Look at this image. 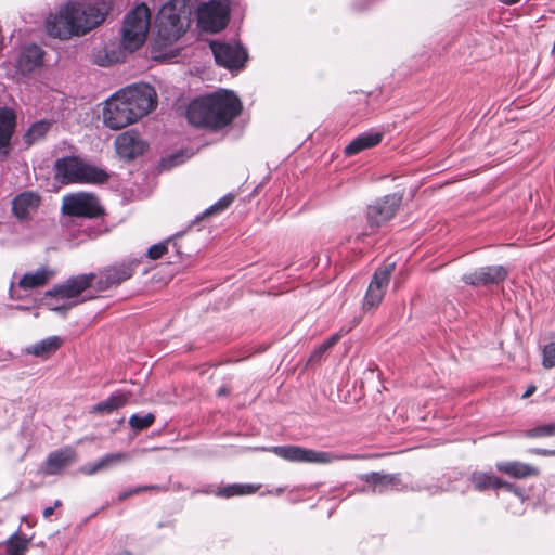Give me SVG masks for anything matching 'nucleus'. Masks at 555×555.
<instances>
[{
	"mask_svg": "<svg viewBox=\"0 0 555 555\" xmlns=\"http://www.w3.org/2000/svg\"><path fill=\"white\" fill-rule=\"evenodd\" d=\"M542 365L544 369L555 366V341L544 346Z\"/></svg>",
	"mask_w": 555,
	"mask_h": 555,
	"instance_id": "obj_38",
	"label": "nucleus"
},
{
	"mask_svg": "<svg viewBox=\"0 0 555 555\" xmlns=\"http://www.w3.org/2000/svg\"><path fill=\"white\" fill-rule=\"evenodd\" d=\"M16 116L13 109L0 107V156L5 158L11 149V138L15 131Z\"/></svg>",
	"mask_w": 555,
	"mask_h": 555,
	"instance_id": "obj_21",
	"label": "nucleus"
},
{
	"mask_svg": "<svg viewBox=\"0 0 555 555\" xmlns=\"http://www.w3.org/2000/svg\"><path fill=\"white\" fill-rule=\"evenodd\" d=\"M54 177L62 184H103L109 173L79 156L57 158L53 165Z\"/></svg>",
	"mask_w": 555,
	"mask_h": 555,
	"instance_id": "obj_4",
	"label": "nucleus"
},
{
	"mask_svg": "<svg viewBox=\"0 0 555 555\" xmlns=\"http://www.w3.org/2000/svg\"><path fill=\"white\" fill-rule=\"evenodd\" d=\"M340 338H341V335L339 333H335L322 344L324 346H326V348L330 350L333 346H335L339 341Z\"/></svg>",
	"mask_w": 555,
	"mask_h": 555,
	"instance_id": "obj_41",
	"label": "nucleus"
},
{
	"mask_svg": "<svg viewBox=\"0 0 555 555\" xmlns=\"http://www.w3.org/2000/svg\"><path fill=\"white\" fill-rule=\"evenodd\" d=\"M139 488H144V490H143V491H149V490H160V489H162V487H159V486H153V485H151V486H140Z\"/></svg>",
	"mask_w": 555,
	"mask_h": 555,
	"instance_id": "obj_46",
	"label": "nucleus"
},
{
	"mask_svg": "<svg viewBox=\"0 0 555 555\" xmlns=\"http://www.w3.org/2000/svg\"><path fill=\"white\" fill-rule=\"evenodd\" d=\"M150 43V56L153 60L172 59L179 54L181 49L178 40L181 37H152Z\"/></svg>",
	"mask_w": 555,
	"mask_h": 555,
	"instance_id": "obj_22",
	"label": "nucleus"
},
{
	"mask_svg": "<svg viewBox=\"0 0 555 555\" xmlns=\"http://www.w3.org/2000/svg\"><path fill=\"white\" fill-rule=\"evenodd\" d=\"M144 488H132V489H129V490H124L119 493L118 495V500L119 501H124L126 499H128L129 496L133 495V494H138V493H141L143 492Z\"/></svg>",
	"mask_w": 555,
	"mask_h": 555,
	"instance_id": "obj_40",
	"label": "nucleus"
},
{
	"mask_svg": "<svg viewBox=\"0 0 555 555\" xmlns=\"http://www.w3.org/2000/svg\"><path fill=\"white\" fill-rule=\"evenodd\" d=\"M530 453L542 455V456H554L555 450H547V449H530Z\"/></svg>",
	"mask_w": 555,
	"mask_h": 555,
	"instance_id": "obj_42",
	"label": "nucleus"
},
{
	"mask_svg": "<svg viewBox=\"0 0 555 555\" xmlns=\"http://www.w3.org/2000/svg\"><path fill=\"white\" fill-rule=\"evenodd\" d=\"M233 0H209L202 2L196 10L197 26L211 34L222 31L230 21Z\"/></svg>",
	"mask_w": 555,
	"mask_h": 555,
	"instance_id": "obj_8",
	"label": "nucleus"
},
{
	"mask_svg": "<svg viewBox=\"0 0 555 555\" xmlns=\"http://www.w3.org/2000/svg\"><path fill=\"white\" fill-rule=\"evenodd\" d=\"M228 392H229V389H228L225 386H222V387L217 391V395H218L219 397H221V396H225V395H228Z\"/></svg>",
	"mask_w": 555,
	"mask_h": 555,
	"instance_id": "obj_47",
	"label": "nucleus"
},
{
	"mask_svg": "<svg viewBox=\"0 0 555 555\" xmlns=\"http://www.w3.org/2000/svg\"><path fill=\"white\" fill-rule=\"evenodd\" d=\"M46 52L35 43L24 44L20 48L14 62L15 76L18 80L29 78L43 66Z\"/></svg>",
	"mask_w": 555,
	"mask_h": 555,
	"instance_id": "obj_11",
	"label": "nucleus"
},
{
	"mask_svg": "<svg viewBox=\"0 0 555 555\" xmlns=\"http://www.w3.org/2000/svg\"><path fill=\"white\" fill-rule=\"evenodd\" d=\"M53 512H54V507H51V506L46 507L42 513L43 517L47 519L50 518L53 515Z\"/></svg>",
	"mask_w": 555,
	"mask_h": 555,
	"instance_id": "obj_45",
	"label": "nucleus"
},
{
	"mask_svg": "<svg viewBox=\"0 0 555 555\" xmlns=\"http://www.w3.org/2000/svg\"><path fill=\"white\" fill-rule=\"evenodd\" d=\"M94 273L79 274L67 279L64 283L55 285L46 293V298L52 299H72L79 296L89 288L95 280Z\"/></svg>",
	"mask_w": 555,
	"mask_h": 555,
	"instance_id": "obj_14",
	"label": "nucleus"
},
{
	"mask_svg": "<svg viewBox=\"0 0 555 555\" xmlns=\"http://www.w3.org/2000/svg\"><path fill=\"white\" fill-rule=\"evenodd\" d=\"M524 435L528 438L555 436V422L543 424L531 429H527L524 431Z\"/></svg>",
	"mask_w": 555,
	"mask_h": 555,
	"instance_id": "obj_35",
	"label": "nucleus"
},
{
	"mask_svg": "<svg viewBox=\"0 0 555 555\" xmlns=\"http://www.w3.org/2000/svg\"><path fill=\"white\" fill-rule=\"evenodd\" d=\"M51 124L46 120L35 122L26 132L25 139L28 144L41 139L49 131Z\"/></svg>",
	"mask_w": 555,
	"mask_h": 555,
	"instance_id": "obj_33",
	"label": "nucleus"
},
{
	"mask_svg": "<svg viewBox=\"0 0 555 555\" xmlns=\"http://www.w3.org/2000/svg\"><path fill=\"white\" fill-rule=\"evenodd\" d=\"M383 133L378 131H369L359 134L344 150L347 156H353L366 149H371L380 143Z\"/></svg>",
	"mask_w": 555,
	"mask_h": 555,
	"instance_id": "obj_25",
	"label": "nucleus"
},
{
	"mask_svg": "<svg viewBox=\"0 0 555 555\" xmlns=\"http://www.w3.org/2000/svg\"><path fill=\"white\" fill-rule=\"evenodd\" d=\"M47 305L50 307L51 310L53 311H67L73 305H53L52 302L50 301H47Z\"/></svg>",
	"mask_w": 555,
	"mask_h": 555,
	"instance_id": "obj_43",
	"label": "nucleus"
},
{
	"mask_svg": "<svg viewBox=\"0 0 555 555\" xmlns=\"http://www.w3.org/2000/svg\"><path fill=\"white\" fill-rule=\"evenodd\" d=\"M393 270L395 263H388L375 271L363 300L364 310L373 309L382 302Z\"/></svg>",
	"mask_w": 555,
	"mask_h": 555,
	"instance_id": "obj_13",
	"label": "nucleus"
},
{
	"mask_svg": "<svg viewBox=\"0 0 555 555\" xmlns=\"http://www.w3.org/2000/svg\"><path fill=\"white\" fill-rule=\"evenodd\" d=\"M129 460V455L124 452L118 453H108L103 457L99 459L94 463H89L83 465L79 470L85 475H94L100 470L107 469L114 465H117L121 462Z\"/></svg>",
	"mask_w": 555,
	"mask_h": 555,
	"instance_id": "obj_27",
	"label": "nucleus"
},
{
	"mask_svg": "<svg viewBox=\"0 0 555 555\" xmlns=\"http://www.w3.org/2000/svg\"><path fill=\"white\" fill-rule=\"evenodd\" d=\"M216 63L230 70L242 69L248 59L246 49L237 40L217 39L209 42Z\"/></svg>",
	"mask_w": 555,
	"mask_h": 555,
	"instance_id": "obj_9",
	"label": "nucleus"
},
{
	"mask_svg": "<svg viewBox=\"0 0 555 555\" xmlns=\"http://www.w3.org/2000/svg\"><path fill=\"white\" fill-rule=\"evenodd\" d=\"M106 16L105 5L70 0L47 16V35H86L100 26Z\"/></svg>",
	"mask_w": 555,
	"mask_h": 555,
	"instance_id": "obj_3",
	"label": "nucleus"
},
{
	"mask_svg": "<svg viewBox=\"0 0 555 555\" xmlns=\"http://www.w3.org/2000/svg\"><path fill=\"white\" fill-rule=\"evenodd\" d=\"M62 211L67 216L94 218L102 214V208L93 194L79 192L64 196Z\"/></svg>",
	"mask_w": 555,
	"mask_h": 555,
	"instance_id": "obj_10",
	"label": "nucleus"
},
{
	"mask_svg": "<svg viewBox=\"0 0 555 555\" xmlns=\"http://www.w3.org/2000/svg\"><path fill=\"white\" fill-rule=\"evenodd\" d=\"M254 485L233 483L220 489L216 494L218 496L231 498L235 495L250 494L258 490Z\"/></svg>",
	"mask_w": 555,
	"mask_h": 555,
	"instance_id": "obj_32",
	"label": "nucleus"
},
{
	"mask_svg": "<svg viewBox=\"0 0 555 555\" xmlns=\"http://www.w3.org/2000/svg\"><path fill=\"white\" fill-rule=\"evenodd\" d=\"M114 144L119 157L128 160L142 155L147 147L145 141L133 130L117 135Z\"/></svg>",
	"mask_w": 555,
	"mask_h": 555,
	"instance_id": "obj_17",
	"label": "nucleus"
},
{
	"mask_svg": "<svg viewBox=\"0 0 555 555\" xmlns=\"http://www.w3.org/2000/svg\"><path fill=\"white\" fill-rule=\"evenodd\" d=\"M170 243H172V238H168V240H166L164 242H160V243L152 245L147 249L146 256L150 259H153V260L159 259L160 257H163L167 253L168 245Z\"/></svg>",
	"mask_w": 555,
	"mask_h": 555,
	"instance_id": "obj_37",
	"label": "nucleus"
},
{
	"mask_svg": "<svg viewBox=\"0 0 555 555\" xmlns=\"http://www.w3.org/2000/svg\"><path fill=\"white\" fill-rule=\"evenodd\" d=\"M62 345L63 339L60 336H50L27 347L26 352L41 359H48L55 353Z\"/></svg>",
	"mask_w": 555,
	"mask_h": 555,
	"instance_id": "obj_28",
	"label": "nucleus"
},
{
	"mask_svg": "<svg viewBox=\"0 0 555 555\" xmlns=\"http://www.w3.org/2000/svg\"><path fill=\"white\" fill-rule=\"evenodd\" d=\"M40 202V196L37 193L22 192L12 199V214L20 221H27L37 211Z\"/></svg>",
	"mask_w": 555,
	"mask_h": 555,
	"instance_id": "obj_20",
	"label": "nucleus"
},
{
	"mask_svg": "<svg viewBox=\"0 0 555 555\" xmlns=\"http://www.w3.org/2000/svg\"><path fill=\"white\" fill-rule=\"evenodd\" d=\"M151 12L141 3L125 15L121 35H149Z\"/></svg>",
	"mask_w": 555,
	"mask_h": 555,
	"instance_id": "obj_16",
	"label": "nucleus"
},
{
	"mask_svg": "<svg viewBox=\"0 0 555 555\" xmlns=\"http://www.w3.org/2000/svg\"><path fill=\"white\" fill-rule=\"evenodd\" d=\"M496 469L517 479H522L531 476L535 477L539 476L540 474L539 468L517 461L496 463Z\"/></svg>",
	"mask_w": 555,
	"mask_h": 555,
	"instance_id": "obj_26",
	"label": "nucleus"
},
{
	"mask_svg": "<svg viewBox=\"0 0 555 555\" xmlns=\"http://www.w3.org/2000/svg\"><path fill=\"white\" fill-rule=\"evenodd\" d=\"M242 103L230 90L219 89L193 100L186 111L190 124L219 130L229 126L241 114Z\"/></svg>",
	"mask_w": 555,
	"mask_h": 555,
	"instance_id": "obj_2",
	"label": "nucleus"
},
{
	"mask_svg": "<svg viewBox=\"0 0 555 555\" xmlns=\"http://www.w3.org/2000/svg\"><path fill=\"white\" fill-rule=\"evenodd\" d=\"M27 540L20 537H11L4 544L0 543V555H25Z\"/></svg>",
	"mask_w": 555,
	"mask_h": 555,
	"instance_id": "obj_31",
	"label": "nucleus"
},
{
	"mask_svg": "<svg viewBox=\"0 0 555 555\" xmlns=\"http://www.w3.org/2000/svg\"><path fill=\"white\" fill-rule=\"evenodd\" d=\"M473 487L477 491H486L489 489L505 488L507 491L516 492V488L513 483L504 481L492 474L482 472H474L469 477Z\"/></svg>",
	"mask_w": 555,
	"mask_h": 555,
	"instance_id": "obj_24",
	"label": "nucleus"
},
{
	"mask_svg": "<svg viewBox=\"0 0 555 555\" xmlns=\"http://www.w3.org/2000/svg\"><path fill=\"white\" fill-rule=\"evenodd\" d=\"M61 504H62V503H61V501H60V500H56V501L54 502V505H53L52 507H54V508H55V507H59V506H61Z\"/></svg>",
	"mask_w": 555,
	"mask_h": 555,
	"instance_id": "obj_49",
	"label": "nucleus"
},
{
	"mask_svg": "<svg viewBox=\"0 0 555 555\" xmlns=\"http://www.w3.org/2000/svg\"><path fill=\"white\" fill-rule=\"evenodd\" d=\"M156 104V92L146 83L131 85L111 95L102 109L105 127L119 130L147 115Z\"/></svg>",
	"mask_w": 555,
	"mask_h": 555,
	"instance_id": "obj_1",
	"label": "nucleus"
},
{
	"mask_svg": "<svg viewBox=\"0 0 555 555\" xmlns=\"http://www.w3.org/2000/svg\"><path fill=\"white\" fill-rule=\"evenodd\" d=\"M147 37H108L102 39L91 51L92 63L107 67L122 63L127 57L143 47Z\"/></svg>",
	"mask_w": 555,
	"mask_h": 555,
	"instance_id": "obj_5",
	"label": "nucleus"
},
{
	"mask_svg": "<svg viewBox=\"0 0 555 555\" xmlns=\"http://www.w3.org/2000/svg\"><path fill=\"white\" fill-rule=\"evenodd\" d=\"M78 460L77 452L73 447H64L50 452L43 463L42 472L46 475H59L65 468L75 464Z\"/></svg>",
	"mask_w": 555,
	"mask_h": 555,
	"instance_id": "obj_18",
	"label": "nucleus"
},
{
	"mask_svg": "<svg viewBox=\"0 0 555 555\" xmlns=\"http://www.w3.org/2000/svg\"><path fill=\"white\" fill-rule=\"evenodd\" d=\"M328 351V349L326 348V346H324L323 344H321L318 348H315L313 350V352L311 353L310 358H309V363H315V362H319L321 361L322 357L324 356V353Z\"/></svg>",
	"mask_w": 555,
	"mask_h": 555,
	"instance_id": "obj_39",
	"label": "nucleus"
},
{
	"mask_svg": "<svg viewBox=\"0 0 555 555\" xmlns=\"http://www.w3.org/2000/svg\"><path fill=\"white\" fill-rule=\"evenodd\" d=\"M189 0H169L158 11V35H184L190 26Z\"/></svg>",
	"mask_w": 555,
	"mask_h": 555,
	"instance_id": "obj_7",
	"label": "nucleus"
},
{
	"mask_svg": "<svg viewBox=\"0 0 555 555\" xmlns=\"http://www.w3.org/2000/svg\"><path fill=\"white\" fill-rule=\"evenodd\" d=\"M506 276L507 271L503 266H490L465 274L463 281L473 286H487L490 284H499L504 281Z\"/></svg>",
	"mask_w": 555,
	"mask_h": 555,
	"instance_id": "obj_19",
	"label": "nucleus"
},
{
	"mask_svg": "<svg viewBox=\"0 0 555 555\" xmlns=\"http://www.w3.org/2000/svg\"><path fill=\"white\" fill-rule=\"evenodd\" d=\"M402 201V196L398 194H389L367 207V221L371 227H379L390 220Z\"/></svg>",
	"mask_w": 555,
	"mask_h": 555,
	"instance_id": "obj_15",
	"label": "nucleus"
},
{
	"mask_svg": "<svg viewBox=\"0 0 555 555\" xmlns=\"http://www.w3.org/2000/svg\"><path fill=\"white\" fill-rule=\"evenodd\" d=\"M535 389L537 388L534 385L529 386L527 390L524 392L522 398H529L531 395L534 393Z\"/></svg>",
	"mask_w": 555,
	"mask_h": 555,
	"instance_id": "obj_44",
	"label": "nucleus"
},
{
	"mask_svg": "<svg viewBox=\"0 0 555 555\" xmlns=\"http://www.w3.org/2000/svg\"><path fill=\"white\" fill-rule=\"evenodd\" d=\"M233 201H234V196L232 194L224 195L217 203H215L209 208H207L202 214L201 218L212 216V215L223 211L232 204ZM197 219H199V217H197Z\"/></svg>",
	"mask_w": 555,
	"mask_h": 555,
	"instance_id": "obj_34",
	"label": "nucleus"
},
{
	"mask_svg": "<svg viewBox=\"0 0 555 555\" xmlns=\"http://www.w3.org/2000/svg\"><path fill=\"white\" fill-rule=\"evenodd\" d=\"M505 4H514L517 3L519 0H501Z\"/></svg>",
	"mask_w": 555,
	"mask_h": 555,
	"instance_id": "obj_48",
	"label": "nucleus"
},
{
	"mask_svg": "<svg viewBox=\"0 0 555 555\" xmlns=\"http://www.w3.org/2000/svg\"><path fill=\"white\" fill-rule=\"evenodd\" d=\"M263 450L270 451L285 461L295 463L330 464L335 461L364 459L363 455L359 454L317 451L300 446H274L263 448Z\"/></svg>",
	"mask_w": 555,
	"mask_h": 555,
	"instance_id": "obj_6",
	"label": "nucleus"
},
{
	"mask_svg": "<svg viewBox=\"0 0 555 555\" xmlns=\"http://www.w3.org/2000/svg\"><path fill=\"white\" fill-rule=\"evenodd\" d=\"M117 555H132V554L130 552H128V551H124V552H121V553H119Z\"/></svg>",
	"mask_w": 555,
	"mask_h": 555,
	"instance_id": "obj_50",
	"label": "nucleus"
},
{
	"mask_svg": "<svg viewBox=\"0 0 555 555\" xmlns=\"http://www.w3.org/2000/svg\"><path fill=\"white\" fill-rule=\"evenodd\" d=\"M53 275L52 271L46 268L38 269L35 272L25 273L18 282L20 287L31 289L43 286Z\"/></svg>",
	"mask_w": 555,
	"mask_h": 555,
	"instance_id": "obj_30",
	"label": "nucleus"
},
{
	"mask_svg": "<svg viewBox=\"0 0 555 555\" xmlns=\"http://www.w3.org/2000/svg\"><path fill=\"white\" fill-rule=\"evenodd\" d=\"M138 266L139 261L133 259L104 268L99 274L96 289L103 292L118 286L132 278Z\"/></svg>",
	"mask_w": 555,
	"mask_h": 555,
	"instance_id": "obj_12",
	"label": "nucleus"
},
{
	"mask_svg": "<svg viewBox=\"0 0 555 555\" xmlns=\"http://www.w3.org/2000/svg\"><path fill=\"white\" fill-rule=\"evenodd\" d=\"M155 421V416L152 413L145 415L133 414L129 418V425L135 430H143L150 427Z\"/></svg>",
	"mask_w": 555,
	"mask_h": 555,
	"instance_id": "obj_36",
	"label": "nucleus"
},
{
	"mask_svg": "<svg viewBox=\"0 0 555 555\" xmlns=\"http://www.w3.org/2000/svg\"><path fill=\"white\" fill-rule=\"evenodd\" d=\"M130 398L129 392H120L116 391L112 393L106 400H103L95 405H93L90 410L91 413H98L102 415L111 414L114 411L124 406Z\"/></svg>",
	"mask_w": 555,
	"mask_h": 555,
	"instance_id": "obj_29",
	"label": "nucleus"
},
{
	"mask_svg": "<svg viewBox=\"0 0 555 555\" xmlns=\"http://www.w3.org/2000/svg\"><path fill=\"white\" fill-rule=\"evenodd\" d=\"M360 479L373 486V492L382 493L386 489L403 490L406 486H402L399 474H383L373 472L360 476Z\"/></svg>",
	"mask_w": 555,
	"mask_h": 555,
	"instance_id": "obj_23",
	"label": "nucleus"
}]
</instances>
